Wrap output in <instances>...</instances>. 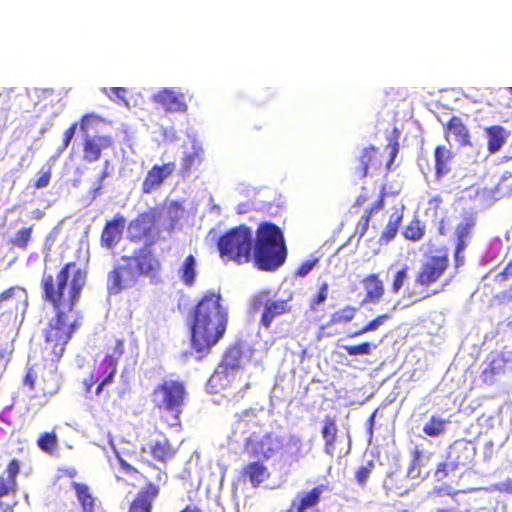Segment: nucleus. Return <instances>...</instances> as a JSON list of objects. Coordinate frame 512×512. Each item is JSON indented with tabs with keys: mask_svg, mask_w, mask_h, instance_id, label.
Here are the masks:
<instances>
[{
	"mask_svg": "<svg viewBox=\"0 0 512 512\" xmlns=\"http://www.w3.org/2000/svg\"><path fill=\"white\" fill-rule=\"evenodd\" d=\"M86 283L87 270L74 261L58 269L44 267L40 281L42 299L55 311L42 331V354L46 360L58 362L79 329V321L70 320L68 313L75 309Z\"/></svg>",
	"mask_w": 512,
	"mask_h": 512,
	"instance_id": "obj_1",
	"label": "nucleus"
},
{
	"mask_svg": "<svg viewBox=\"0 0 512 512\" xmlns=\"http://www.w3.org/2000/svg\"><path fill=\"white\" fill-rule=\"evenodd\" d=\"M191 345L201 356H207L225 335L229 312L218 293L204 295L191 312Z\"/></svg>",
	"mask_w": 512,
	"mask_h": 512,
	"instance_id": "obj_2",
	"label": "nucleus"
},
{
	"mask_svg": "<svg viewBox=\"0 0 512 512\" xmlns=\"http://www.w3.org/2000/svg\"><path fill=\"white\" fill-rule=\"evenodd\" d=\"M253 257L255 265L262 271H276L285 263L287 258L285 238L276 224L262 222L258 225Z\"/></svg>",
	"mask_w": 512,
	"mask_h": 512,
	"instance_id": "obj_3",
	"label": "nucleus"
},
{
	"mask_svg": "<svg viewBox=\"0 0 512 512\" xmlns=\"http://www.w3.org/2000/svg\"><path fill=\"white\" fill-rule=\"evenodd\" d=\"M449 268V255L446 249H440L421 262L414 276V284L426 294L424 299L433 297L444 291L445 285L436 288L437 284Z\"/></svg>",
	"mask_w": 512,
	"mask_h": 512,
	"instance_id": "obj_4",
	"label": "nucleus"
},
{
	"mask_svg": "<svg viewBox=\"0 0 512 512\" xmlns=\"http://www.w3.org/2000/svg\"><path fill=\"white\" fill-rule=\"evenodd\" d=\"M217 248L221 258L238 265L248 263L253 249L251 229L245 225L229 229L218 238Z\"/></svg>",
	"mask_w": 512,
	"mask_h": 512,
	"instance_id": "obj_5",
	"label": "nucleus"
},
{
	"mask_svg": "<svg viewBox=\"0 0 512 512\" xmlns=\"http://www.w3.org/2000/svg\"><path fill=\"white\" fill-rule=\"evenodd\" d=\"M150 401L153 409L159 413L180 415L188 402L185 383L182 380H164L153 388Z\"/></svg>",
	"mask_w": 512,
	"mask_h": 512,
	"instance_id": "obj_6",
	"label": "nucleus"
},
{
	"mask_svg": "<svg viewBox=\"0 0 512 512\" xmlns=\"http://www.w3.org/2000/svg\"><path fill=\"white\" fill-rule=\"evenodd\" d=\"M162 216V208L153 206L138 214L128 225V239L132 243H142L144 248L156 245L161 238L157 222Z\"/></svg>",
	"mask_w": 512,
	"mask_h": 512,
	"instance_id": "obj_7",
	"label": "nucleus"
},
{
	"mask_svg": "<svg viewBox=\"0 0 512 512\" xmlns=\"http://www.w3.org/2000/svg\"><path fill=\"white\" fill-rule=\"evenodd\" d=\"M28 305L27 290L20 286H12L0 293V319L15 324L23 319Z\"/></svg>",
	"mask_w": 512,
	"mask_h": 512,
	"instance_id": "obj_8",
	"label": "nucleus"
},
{
	"mask_svg": "<svg viewBox=\"0 0 512 512\" xmlns=\"http://www.w3.org/2000/svg\"><path fill=\"white\" fill-rule=\"evenodd\" d=\"M149 467L156 472L154 482H147V484L136 493L130 503L128 512H152L153 504L160 495V487L165 485L168 481L166 471L151 463H149Z\"/></svg>",
	"mask_w": 512,
	"mask_h": 512,
	"instance_id": "obj_9",
	"label": "nucleus"
},
{
	"mask_svg": "<svg viewBox=\"0 0 512 512\" xmlns=\"http://www.w3.org/2000/svg\"><path fill=\"white\" fill-rule=\"evenodd\" d=\"M24 384L36 393L51 396L57 393L60 388V377L56 367H35L27 371Z\"/></svg>",
	"mask_w": 512,
	"mask_h": 512,
	"instance_id": "obj_10",
	"label": "nucleus"
},
{
	"mask_svg": "<svg viewBox=\"0 0 512 512\" xmlns=\"http://www.w3.org/2000/svg\"><path fill=\"white\" fill-rule=\"evenodd\" d=\"M252 309L254 311L262 309L259 325L265 329H269L276 318L291 311L287 300L270 299L268 291H262L253 297Z\"/></svg>",
	"mask_w": 512,
	"mask_h": 512,
	"instance_id": "obj_11",
	"label": "nucleus"
},
{
	"mask_svg": "<svg viewBox=\"0 0 512 512\" xmlns=\"http://www.w3.org/2000/svg\"><path fill=\"white\" fill-rule=\"evenodd\" d=\"M122 260L131 262L138 278L145 276L154 283L158 282L162 265L149 248L139 249L132 256H123Z\"/></svg>",
	"mask_w": 512,
	"mask_h": 512,
	"instance_id": "obj_12",
	"label": "nucleus"
},
{
	"mask_svg": "<svg viewBox=\"0 0 512 512\" xmlns=\"http://www.w3.org/2000/svg\"><path fill=\"white\" fill-rule=\"evenodd\" d=\"M117 372V365L110 358H103L96 363L90 373L82 382L84 392L90 394L93 386L97 384L95 395H100L104 387L113 382Z\"/></svg>",
	"mask_w": 512,
	"mask_h": 512,
	"instance_id": "obj_13",
	"label": "nucleus"
},
{
	"mask_svg": "<svg viewBox=\"0 0 512 512\" xmlns=\"http://www.w3.org/2000/svg\"><path fill=\"white\" fill-rule=\"evenodd\" d=\"M246 450L250 457L268 460L283 446L281 440L272 433L259 435L252 433L246 440Z\"/></svg>",
	"mask_w": 512,
	"mask_h": 512,
	"instance_id": "obj_14",
	"label": "nucleus"
},
{
	"mask_svg": "<svg viewBox=\"0 0 512 512\" xmlns=\"http://www.w3.org/2000/svg\"><path fill=\"white\" fill-rule=\"evenodd\" d=\"M114 267L107 276V292L109 295H118L123 290L135 286L138 276L130 261Z\"/></svg>",
	"mask_w": 512,
	"mask_h": 512,
	"instance_id": "obj_15",
	"label": "nucleus"
},
{
	"mask_svg": "<svg viewBox=\"0 0 512 512\" xmlns=\"http://www.w3.org/2000/svg\"><path fill=\"white\" fill-rule=\"evenodd\" d=\"M242 357L243 351L239 344L228 347L223 355L220 368L211 375L208 381L209 385L212 388L223 387L225 384L222 381H226L228 371L241 367Z\"/></svg>",
	"mask_w": 512,
	"mask_h": 512,
	"instance_id": "obj_16",
	"label": "nucleus"
},
{
	"mask_svg": "<svg viewBox=\"0 0 512 512\" xmlns=\"http://www.w3.org/2000/svg\"><path fill=\"white\" fill-rule=\"evenodd\" d=\"M20 473V463L17 459H12L5 470V476H0V509L3 512H13L16 502L8 504L4 498L13 495L18 491L17 476Z\"/></svg>",
	"mask_w": 512,
	"mask_h": 512,
	"instance_id": "obj_17",
	"label": "nucleus"
},
{
	"mask_svg": "<svg viewBox=\"0 0 512 512\" xmlns=\"http://www.w3.org/2000/svg\"><path fill=\"white\" fill-rule=\"evenodd\" d=\"M476 446L468 440L459 439L454 441L447 450L446 459L449 461L450 469L456 470L459 467H468L476 456Z\"/></svg>",
	"mask_w": 512,
	"mask_h": 512,
	"instance_id": "obj_18",
	"label": "nucleus"
},
{
	"mask_svg": "<svg viewBox=\"0 0 512 512\" xmlns=\"http://www.w3.org/2000/svg\"><path fill=\"white\" fill-rule=\"evenodd\" d=\"M175 169L176 164L174 162H168L162 165H153L151 169L148 170L144 180L142 181V194H151L158 190L165 180L174 173Z\"/></svg>",
	"mask_w": 512,
	"mask_h": 512,
	"instance_id": "obj_19",
	"label": "nucleus"
},
{
	"mask_svg": "<svg viewBox=\"0 0 512 512\" xmlns=\"http://www.w3.org/2000/svg\"><path fill=\"white\" fill-rule=\"evenodd\" d=\"M152 100L167 113H186L188 110L185 94L170 88L159 90L153 95Z\"/></svg>",
	"mask_w": 512,
	"mask_h": 512,
	"instance_id": "obj_20",
	"label": "nucleus"
},
{
	"mask_svg": "<svg viewBox=\"0 0 512 512\" xmlns=\"http://www.w3.org/2000/svg\"><path fill=\"white\" fill-rule=\"evenodd\" d=\"M411 459L408 467V475L412 478L427 479L432 472L433 452L414 447L410 453Z\"/></svg>",
	"mask_w": 512,
	"mask_h": 512,
	"instance_id": "obj_21",
	"label": "nucleus"
},
{
	"mask_svg": "<svg viewBox=\"0 0 512 512\" xmlns=\"http://www.w3.org/2000/svg\"><path fill=\"white\" fill-rule=\"evenodd\" d=\"M358 162L357 172L360 178H365L382 170L383 155L375 146H369L362 151Z\"/></svg>",
	"mask_w": 512,
	"mask_h": 512,
	"instance_id": "obj_22",
	"label": "nucleus"
},
{
	"mask_svg": "<svg viewBox=\"0 0 512 512\" xmlns=\"http://www.w3.org/2000/svg\"><path fill=\"white\" fill-rule=\"evenodd\" d=\"M113 145L114 140L109 135L86 137L83 141V159L88 163L96 162L101 158L102 151Z\"/></svg>",
	"mask_w": 512,
	"mask_h": 512,
	"instance_id": "obj_23",
	"label": "nucleus"
},
{
	"mask_svg": "<svg viewBox=\"0 0 512 512\" xmlns=\"http://www.w3.org/2000/svg\"><path fill=\"white\" fill-rule=\"evenodd\" d=\"M125 222L124 216L117 214L105 223L100 236V244L103 248L113 249L118 245L122 239Z\"/></svg>",
	"mask_w": 512,
	"mask_h": 512,
	"instance_id": "obj_24",
	"label": "nucleus"
},
{
	"mask_svg": "<svg viewBox=\"0 0 512 512\" xmlns=\"http://www.w3.org/2000/svg\"><path fill=\"white\" fill-rule=\"evenodd\" d=\"M361 283L365 291L361 305L365 306L379 303L385 294V286L379 274H368L362 279Z\"/></svg>",
	"mask_w": 512,
	"mask_h": 512,
	"instance_id": "obj_25",
	"label": "nucleus"
},
{
	"mask_svg": "<svg viewBox=\"0 0 512 512\" xmlns=\"http://www.w3.org/2000/svg\"><path fill=\"white\" fill-rule=\"evenodd\" d=\"M327 490L328 487L321 484L306 493L298 494L296 499L291 502L288 512H304L315 507L320 502L322 493Z\"/></svg>",
	"mask_w": 512,
	"mask_h": 512,
	"instance_id": "obj_26",
	"label": "nucleus"
},
{
	"mask_svg": "<svg viewBox=\"0 0 512 512\" xmlns=\"http://www.w3.org/2000/svg\"><path fill=\"white\" fill-rule=\"evenodd\" d=\"M357 312H358L357 307L349 306V305L333 312L330 315L329 321L326 324L320 326L318 334H317V338L321 339L323 337L333 335L334 333L327 331L328 328H330L333 325H337V324L350 323L355 318Z\"/></svg>",
	"mask_w": 512,
	"mask_h": 512,
	"instance_id": "obj_27",
	"label": "nucleus"
},
{
	"mask_svg": "<svg viewBox=\"0 0 512 512\" xmlns=\"http://www.w3.org/2000/svg\"><path fill=\"white\" fill-rule=\"evenodd\" d=\"M240 477L244 481H248L253 487H258L270 477V472L267 466L256 461L242 467Z\"/></svg>",
	"mask_w": 512,
	"mask_h": 512,
	"instance_id": "obj_28",
	"label": "nucleus"
},
{
	"mask_svg": "<svg viewBox=\"0 0 512 512\" xmlns=\"http://www.w3.org/2000/svg\"><path fill=\"white\" fill-rule=\"evenodd\" d=\"M452 134L460 146L471 145L470 133L462 119L453 116L445 125V139L449 141V135Z\"/></svg>",
	"mask_w": 512,
	"mask_h": 512,
	"instance_id": "obj_29",
	"label": "nucleus"
},
{
	"mask_svg": "<svg viewBox=\"0 0 512 512\" xmlns=\"http://www.w3.org/2000/svg\"><path fill=\"white\" fill-rule=\"evenodd\" d=\"M177 452L174 446L166 437L154 441L150 445L149 453L152 458L161 463H167L172 460Z\"/></svg>",
	"mask_w": 512,
	"mask_h": 512,
	"instance_id": "obj_30",
	"label": "nucleus"
},
{
	"mask_svg": "<svg viewBox=\"0 0 512 512\" xmlns=\"http://www.w3.org/2000/svg\"><path fill=\"white\" fill-rule=\"evenodd\" d=\"M454 158V153L447 147L439 145L434 150L435 160V178L442 179L451 171L450 163Z\"/></svg>",
	"mask_w": 512,
	"mask_h": 512,
	"instance_id": "obj_31",
	"label": "nucleus"
},
{
	"mask_svg": "<svg viewBox=\"0 0 512 512\" xmlns=\"http://www.w3.org/2000/svg\"><path fill=\"white\" fill-rule=\"evenodd\" d=\"M487 137V150L489 153L494 154L501 150L506 142V132L502 126L493 125L485 129Z\"/></svg>",
	"mask_w": 512,
	"mask_h": 512,
	"instance_id": "obj_32",
	"label": "nucleus"
},
{
	"mask_svg": "<svg viewBox=\"0 0 512 512\" xmlns=\"http://www.w3.org/2000/svg\"><path fill=\"white\" fill-rule=\"evenodd\" d=\"M72 487L76 493L77 499L83 512H93L96 500L90 492L89 487L84 483L73 482Z\"/></svg>",
	"mask_w": 512,
	"mask_h": 512,
	"instance_id": "obj_33",
	"label": "nucleus"
},
{
	"mask_svg": "<svg viewBox=\"0 0 512 512\" xmlns=\"http://www.w3.org/2000/svg\"><path fill=\"white\" fill-rule=\"evenodd\" d=\"M403 220L402 212H394L390 215L389 221L386 224L383 232L380 235V244H388L397 236L400 224Z\"/></svg>",
	"mask_w": 512,
	"mask_h": 512,
	"instance_id": "obj_34",
	"label": "nucleus"
},
{
	"mask_svg": "<svg viewBox=\"0 0 512 512\" xmlns=\"http://www.w3.org/2000/svg\"><path fill=\"white\" fill-rule=\"evenodd\" d=\"M426 233V227L419 218H413L402 230V236L411 242H419Z\"/></svg>",
	"mask_w": 512,
	"mask_h": 512,
	"instance_id": "obj_35",
	"label": "nucleus"
},
{
	"mask_svg": "<svg viewBox=\"0 0 512 512\" xmlns=\"http://www.w3.org/2000/svg\"><path fill=\"white\" fill-rule=\"evenodd\" d=\"M203 162V151L195 149L190 153H185L182 158L180 173L182 177L190 175L194 167Z\"/></svg>",
	"mask_w": 512,
	"mask_h": 512,
	"instance_id": "obj_36",
	"label": "nucleus"
},
{
	"mask_svg": "<svg viewBox=\"0 0 512 512\" xmlns=\"http://www.w3.org/2000/svg\"><path fill=\"white\" fill-rule=\"evenodd\" d=\"M118 462L119 473L123 475L117 476L118 481H128L130 479L136 482H141L142 480L146 481V483L148 482L146 477L138 469L129 464L125 459L118 457Z\"/></svg>",
	"mask_w": 512,
	"mask_h": 512,
	"instance_id": "obj_37",
	"label": "nucleus"
},
{
	"mask_svg": "<svg viewBox=\"0 0 512 512\" xmlns=\"http://www.w3.org/2000/svg\"><path fill=\"white\" fill-rule=\"evenodd\" d=\"M196 261L193 255H188L181 268H180V278L182 282L188 286L191 287L195 283L196 279Z\"/></svg>",
	"mask_w": 512,
	"mask_h": 512,
	"instance_id": "obj_38",
	"label": "nucleus"
},
{
	"mask_svg": "<svg viewBox=\"0 0 512 512\" xmlns=\"http://www.w3.org/2000/svg\"><path fill=\"white\" fill-rule=\"evenodd\" d=\"M475 226V221L472 218H465L455 228L456 244H463V247L468 246V240L472 235Z\"/></svg>",
	"mask_w": 512,
	"mask_h": 512,
	"instance_id": "obj_39",
	"label": "nucleus"
},
{
	"mask_svg": "<svg viewBox=\"0 0 512 512\" xmlns=\"http://www.w3.org/2000/svg\"><path fill=\"white\" fill-rule=\"evenodd\" d=\"M385 197L386 193L382 190L378 199L372 204V206L366 211V214L363 216L362 224L360 228V236H364L368 231L370 220L372 215L375 212L382 210L385 206Z\"/></svg>",
	"mask_w": 512,
	"mask_h": 512,
	"instance_id": "obj_40",
	"label": "nucleus"
},
{
	"mask_svg": "<svg viewBox=\"0 0 512 512\" xmlns=\"http://www.w3.org/2000/svg\"><path fill=\"white\" fill-rule=\"evenodd\" d=\"M409 270V266L404 264L394 271L390 284V291L393 294H397L404 287L409 277Z\"/></svg>",
	"mask_w": 512,
	"mask_h": 512,
	"instance_id": "obj_41",
	"label": "nucleus"
},
{
	"mask_svg": "<svg viewBox=\"0 0 512 512\" xmlns=\"http://www.w3.org/2000/svg\"><path fill=\"white\" fill-rule=\"evenodd\" d=\"M392 318L390 314H381L375 317L373 320L369 321L365 326H363L361 329L355 331L352 333L349 337L350 338H356L361 335H364L369 332H373L378 330L381 326H383L387 321H389Z\"/></svg>",
	"mask_w": 512,
	"mask_h": 512,
	"instance_id": "obj_42",
	"label": "nucleus"
},
{
	"mask_svg": "<svg viewBox=\"0 0 512 512\" xmlns=\"http://www.w3.org/2000/svg\"><path fill=\"white\" fill-rule=\"evenodd\" d=\"M375 469V464L372 460L366 462L364 465L358 467L355 471V480L357 484L365 488L368 480L371 478L373 471Z\"/></svg>",
	"mask_w": 512,
	"mask_h": 512,
	"instance_id": "obj_43",
	"label": "nucleus"
},
{
	"mask_svg": "<svg viewBox=\"0 0 512 512\" xmlns=\"http://www.w3.org/2000/svg\"><path fill=\"white\" fill-rule=\"evenodd\" d=\"M447 421L441 418H430L423 426V432L429 437H437L444 433Z\"/></svg>",
	"mask_w": 512,
	"mask_h": 512,
	"instance_id": "obj_44",
	"label": "nucleus"
},
{
	"mask_svg": "<svg viewBox=\"0 0 512 512\" xmlns=\"http://www.w3.org/2000/svg\"><path fill=\"white\" fill-rule=\"evenodd\" d=\"M124 339L113 337L111 344L108 346V353L104 358H110L118 366V361L124 354Z\"/></svg>",
	"mask_w": 512,
	"mask_h": 512,
	"instance_id": "obj_45",
	"label": "nucleus"
},
{
	"mask_svg": "<svg viewBox=\"0 0 512 512\" xmlns=\"http://www.w3.org/2000/svg\"><path fill=\"white\" fill-rule=\"evenodd\" d=\"M33 232V226L22 228L17 231L15 237L11 240V244L21 250H27L31 235Z\"/></svg>",
	"mask_w": 512,
	"mask_h": 512,
	"instance_id": "obj_46",
	"label": "nucleus"
},
{
	"mask_svg": "<svg viewBox=\"0 0 512 512\" xmlns=\"http://www.w3.org/2000/svg\"><path fill=\"white\" fill-rule=\"evenodd\" d=\"M37 445L44 452L50 453L54 451L57 446V436L55 431L41 434L37 440Z\"/></svg>",
	"mask_w": 512,
	"mask_h": 512,
	"instance_id": "obj_47",
	"label": "nucleus"
},
{
	"mask_svg": "<svg viewBox=\"0 0 512 512\" xmlns=\"http://www.w3.org/2000/svg\"><path fill=\"white\" fill-rule=\"evenodd\" d=\"M393 134H394V136L392 138H390L388 146H387L390 149V152H389V158L387 159V161L385 162V165H384L386 171H390L391 166L394 163L395 158L399 152V143H398L399 131L397 129H394Z\"/></svg>",
	"mask_w": 512,
	"mask_h": 512,
	"instance_id": "obj_48",
	"label": "nucleus"
},
{
	"mask_svg": "<svg viewBox=\"0 0 512 512\" xmlns=\"http://www.w3.org/2000/svg\"><path fill=\"white\" fill-rule=\"evenodd\" d=\"M329 285L324 282L320 285L318 292L310 300V309L317 311L319 305L323 304L328 298Z\"/></svg>",
	"mask_w": 512,
	"mask_h": 512,
	"instance_id": "obj_49",
	"label": "nucleus"
},
{
	"mask_svg": "<svg viewBox=\"0 0 512 512\" xmlns=\"http://www.w3.org/2000/svg\"><path fill=\"white\" fill-rule=\"evenodd\" d=\"M105 94L115 103L118 104H124L125 106H128V101L126 100V93L127 89L123 87H112V88H105L104 89Z\"/></svg>",
	"mask_w": 512,
	"mask_h": 512,
	"instance_id": "obj_50",
	"label": "nucleus"
},
{
	"mask_svg": "<svg viewBox=\"0 0 512 512\" xmlns=\"http://www.w3.org/2000/svg\"><path fill=\"white\" fill-rule=\"evenodd\" d=\"M343 349L349 356H358V355H369L372 352V344L369 342H363L357 345H346L343 346Z\"/></svg>",
	"mask_w": 512,
	"mask_h": 512,
	"instance_id": "obj_51",
	"label": "nucleus"
},
{
	"mask_svg": "<svg viewBox=\"0 0 512 512\" xmlns=\"http://www.w3.org/2000/svg\"><path fill=\"white\" fill-rule=\"evenodd\" d=\"M323 437L326 440L327 445H333L335 442L337 427L333 420H327L323 429H322Z\"/></svg>",
	"mask_w": 512,
	"mask_h": 512,
	"instance_id": "obj_52",
	"label": "nucleus"
},
{
	"mask_svg": "<svg viewBox=\"0 0 512 512\" xmlns=\"http://www.w3.org/2000/svg\"><path fill=\"white\" fill-rule=\"evenodd\" d=\"M499 373L495 361H492L487 368L482 371L481 377L484 383L493 384L495 376Z\"/></svg>",
	"mask_w": 512,
	"mask_h": 512,
	"instance_id": "obj_53",
	"label": "nucleus"
},
{
	"mask_svg": "<svg viewBox=\"0 0 512 512\" xmlns=\"http://www.w3.org/2000/svg\"><path fill=\"white\" fill-rule=\"evenodd\" d=\"M450 469L449 461L446 459L444 462L439 463L434 471V478L436 481H442L449 475Z\"/></svg>",
	"mask_w": 512,
	"mask_h": 512,
	"instance_id": "obj_54",
	"label": "nucleus"
},
{
	"mask_svg": "<svg viewBox=\"0 0 512 512\" xmlns=\"http://www.w3.org/2000/svg\"><path fill=\"white\" fill-rule=\"evenodd\" d=\"M51 168H48L45 171H40L39 178L34 182L33 188L34 189H42L47 187L50 184L51 180Z\"/></svg>",
	"mask_w": 512,
	"mask_h": 512,
	"instance_id": "obj_55",
	"label": "nucleus"
},
{
	"mask_svg": "<svg viewBox=\"0 0 512 512\" xmlns=\"http://www.w3.org/2000/svg\"><path fill=\"white\" fill-rule=\"evenodd\" d=\"M317 263V258L303 262L296 270L295 275L298 277H305L312 271V269L316 266Z\"/></svg>",
	"mask_w": 512,
	"mask_h": 512,
	"instance_id": "obj_56",
	"label": "nucleus"
},
{
	"mask_svg": "<svg viewBox=\"0 0 512 512\" xmlns=\"http://www.w3.org/2000/svg\"><path fill=\"white\" fill-rule=\"evenodd\" d=\"M77 126L78 124L77 123H73L70 125L69 128H67L64 133H63V141H62V148L63 149H66L69 147L74 135H75V132H76V129H77Z\"/></svg>",
	"mask_w": 512,
	"mask_h": 512,
	"instance_id": "obj_57",
	"label": "nucleus"
},
{
	"mask_svg": "<svg viewBox=\"0 0 512 512\" xmlns=\"http://www.w3.org/2000/svg\"><path fill=\"white\" fill-rule=\"evenodd\" d=\"M511 278H512V257H511V260H509L507 262V264L505 265L503 270L495 276V279L498 282H505Z\"/></svg>",
	"mask_w": 512,
	"mask_h": 512,
	"instance_id": "obj_58",
	"label": "nucleus"
},
{
	"mask_svg": "<svg viewBox=\"0 0 512 512\" xmlns=\"http://www.w3.org/2000/svg\"><path fill=\"white\" fill-rule=\"evenodd\" d=\"M467 247H463V244H456L455 246V251H454V262H455V267L458 268L460 266H462L465 262V257L463 255V252L464 250L466 249Z\"/></svg>",
	"mask_w": 512,
	"mask_h": 512,
	"instance_id": "obj_59",
	"label": "nucleus"
},
{
	"mask_svg": "<svg viewBox=\"0 0 512 512\" xmlns=\"http://www.w3.org/2000/svg\"><path fill=\"white\" fill-rule=\"evenodd\" d=\"M442 202H443V199L440 195L431 197L428 200V210H431L434 212V214H437Z\"/></svg>",
	"mask_w": 512,
	"mask_h": 512,
	"instance_id": "obj_60",
	"label": "nucleus"
},
{
	"mask_svg": "<svg viewBox=\"0 0 512 512\" xmlns=\"http://www.w3.org/2000/svg\"><path fill=\"white\" fill-rule=\"evenodd\" d=\"M166 427L173 429L175 432L180 433L182 431V425L179 418H173L172 423L166 422Z\"/></svg>",
	"mask_w": 512,
	"mask_h": 512,
	"instance_id": "obj_61",
	"label": "nucleus"
},
{
	"mask_svg": "<svg viewBox=\"0 0 512 512\" xmlns=\"http://www.w3.org/2000/svg\"><path fill=\"white\" fill-rule=\"evenodd\" d=\"M11 350L0 349V361L5 366L7 362L10 360Z\"/></svg>",
	"mask_w": 512,
	"mask_h": 512,
	"instance_id": "obj_62",
	"label": "nucleus"
},
{
	"mask_svg": "<svg viewBox=\"0 0 512 512\" xmlns=\"http://www.w3.org/2000/svg\"><path fill=\"white\" fill-rule=\"evenodd\" d=\"M63 475L69 478L77 476V470L75 468H67L62 471Z\"/></svg>",
	"mask_w": 512,
	"mask_h": 512,
	"instance_id": "obj_63",
	"label": "nucleus"
},
{
	"mask_svg": "<svg viewBox=\"0 0 512 512\" xmlns=\"http://www.w3.org/2000/svg\"><path fill=\"white\" fill-rule=\"evenodd\" d=\"M180 512H202V510L195 506H186L183 510Z\"/></svg>",
	"mask_w": 512,
	"mask_h": 512,
	"instance_id": "obj_64",
	"label": "nucleus"
}]
</instances>
